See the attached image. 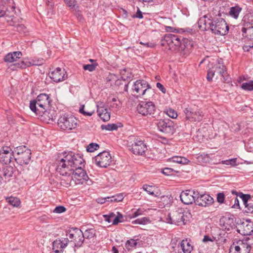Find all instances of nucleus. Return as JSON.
<instances>
[{
	"label": "nucleus",
	"mask_w": 253,
	"mask_h": 253,
	"mask_svg": "<svg viewBox=\"0 0 253 253\" xmlns=\"http://www.w3.org/2000/svg\"><path fill=\"white\" fill-rule=\"evenodd\" d=\"M210 15H205L198 21L199 28L202 31L210 30L217 35H225L228 33L229 28L225 21L221 18L211 19Z\"/></svg>",
	"instance_id": "f257e3e1"
},
{
	"label": "nucleus",
	"mask_w": 253,
	"mask_h": 253,
	"mask_svg": "<svg viewBox=\"0 0 253 253\" xmlns=\"http://www.w3.org/2000/svg\"><path fill=\"white\" fill-rule=\"evenodd\" d=\"M65 154L63 155V157H59L57 161L56 170L60 175L72 174L75 168L83 165L84 161L79 154L71 152L66 155Z\"/></svg>",
	"instance_id": "f03ea898"
},
{
	"label": "nucleus",
	"mask_w": 253,
	"mask_h": 253,
	"mask_svg": "<svg viewBox=\"0 0 253 253\" xmlns=\"http://www.w3.org/2000/svg\"><path fill=\"white\" fill-rule=\"evenodd\" d=\"M161 44L162 46L168 45L169 49H171V45L173 44L181 50H184L185 48H189L193 46V42L189 39L172 34H166L162 40Z\"/></svg>",
	"instance_id": "7ed1b4c3"
},
{
	"label": "nucleus",
	"mask_w": 253,
	"mask_h": 253,
	"mask_svg": "<svg viewBox=\"0 0 253 253\" xmlns=\"http://www.w3.org/2000/svg\"><path fill=\"white\" fill-rule=\"evenodd\" d=\"M51 100L48 95L40 94L36 100L30 101V108L31 110L39 116H47L49 113L47 109L50 105Z\"/></svg>",
	"instance_id": "20e7f679"
},
{
	"label": "nucleus",
	"mask_w": 253,
	"mask_h": 253,
	"mask_svg": "<svg viewBox=\"0 0 253 253\" xmlns=\"http://www.w3.org/2000/svg\"><path fill=\"white\" fill-rule=\"evenodd\" d=\"M14 160L21 166L28 165L31 160V150L25 146H20L13 151Z\"/></svg>",
	"instance_id": "39448f33"
},
{
	"label": "nucleus",
	"mask_w": 253,
	"mask_h": 253,
	"mask_svg": "<svg viewBox=\"0 0 253 253\" xmlns=\"http://www.w3.org/2000/svg\"><path fill=\"white\" fill-rule=\"evenodd\" d=\"M151 89L150 85L144 80H138L133 84L131 91L134 96L141 97L145 95Z\"/></svg>",
	"instance_id": "423d86ee"
},
{
	"label": "nucleus",
	"mask_w": 253,
	"mask_h": 253,
	"mask_svg": "<svg viewBox=\"0 0 253 253\" xmlns=\"http://www.w3.org/2000/svg\"><path fill=\"white\" fill-rule=\"evenodd\" d=\"M58 125L63 130H70L77 127L78 120L73 116L64 115L58 119Z\"/></svg>",
	"instance_id": "0eeeda50"
},
{
	"label": "nucleus",
	"mask_w": 253,
	"mask_h": 253,
	"mask_svg": "<svg viewBox=\"0 0 253 253\" xmlns=\"http://www.w3.org/2000/svg\"><path fill=\"white\" fill-rule=\"evenodd\" d=\"M67 236L70 242L73 243L75 247H82L84 242V236L83 231L78 228H72L67 232Z\"/></svg>",
	"instance_id": "6e6552de"
},
{
	"label": "nucleus",
	"mask_w": 253,
	"mask_h": 253,
	"mask_svg": "<svg viewBox=\"0 0 253 253\" xmlns=\"http://www.w3.org/2000/svg\"><path fill=\"white\" fill-rule=\"evenodd\" d=\"M93 161L96 166L105 168L111 164L112 157L109 152L104 151L96 156Z\"/></svg>",
	"instance_id": "1a4fd4ad"
},
{
	"label": "nucleus",
	"mask_w": 253,
	"mask_h": 253,
	"mask_svg": "<svg viewBox=\"0 0 253 253\" xmlns=\"http://www.w3.org/2000/svg\"><path fill=\"white\" fill-rule=\"evenodd\" d=\"M133 139L131 145L130 150L135 155H142L147 150V146L143 141L140 138L133 136L130 139Z\"/></svg>",
	"instance_id": "9d476101"
},
{
	"label": "nucleus",
	"mask_w": 253,
	"mask_h": 253,
	"mask_svg": "<svg viewBox=\"0 0 253 253\" xmlns=\"http://www.w3.org/2000/svg\"><path fill=\"white\" fill-rule=\"evenodd\" d=\"M137 110L139 114L143 116H151L154 114L155 111V106L151 101L140 102L137 105Z\"/></svg>",
	"instance_id": "9b49d317"
},
{
	"label": "nucleus",
	"mask_w": 253,
	"mask_h": 253,
	"mask_svg": "<svg viewBox=\"0 0 253 253\" xmlns=\"http://www.w3.org/2000/svg\"><path fill=\"white\" fill-rule=\"evenodd\" d=\"M199 194L198 191L186 190L181 193L180 198L181 202L185 205H189L193 202L196 204V199Z\"/></svg>",
	"instance_id": "f8f14e48"
},
{
	"label": "nucleus",
	"mask_w": 253,
	"mask_h": 253,
	"mask_svg": "<svg viewBox=\"0 0 253 253\" xmlns=\"http://www.w3.org/2000/svg\"><path fill=\"white\" fill-rule=\"evenodd\" d=\"M251 247L246 241L238 240L231 245L229 253H249Z\"/></svg>",
	"instance_id": "ddd939ff"
},
{
	"label": "nucleus",
	"mask_w": 253,
	"mask_h": 253,
	"mask_svg": "<svg viewBox=\"0 0 253 253\" xmlns=\"http://www.w3.org/2000/svg\"><path fill=\"white\" fill-rule=\"evenodd\" d=\"M82 165H79L75 168L72 174L75 178V184L83 183L84 181L88 179V176L85 171L82 168Z\"/></svg>",
	"instance_id": "4468645a"
},
{
	"label": "nucleus",
	"mask_w": 253,
	"mask_h": 253,
	"mask_svg": "<svg viewBox=\"0 0 253 253\" xmlns=\"http://www.w3.org/2000/svg\"><path fill=\"white\" fill-rule=\"evenodd\" d=\"M157 127L160 131L168 134L171 135L175 132L173 123L170 120H160Z\"/></svg>",
	"instance_id": "2eb2a0df"
},
{
	"label": "nucleus",
	"mask_w": 253,
	"mask_h": 253,
	"mask_svg": "<svg viewBox=\"0 0 253 253\" xmlns=\"http://www.w3.org/2000/svg\"><path fill=\"white\" fill-rule=\"evenodd\" d=\"M234 217L233 215L224 216L220 219L219 224L222 229L229 231L235 226Z\"/></svg>",
	"instance_id": "dca6fc26"
},
{
	"label": "nucleus",
	"mask_w": 253,
	"mask_h": 253,
	"mask_svg": "<svg viewBox=\"0 0 253 253\" xmlns=\"http://www.w3.org/2000/svg\"><path fill=\"white\" fill-rule=\"evenodd\" d=\"M185 119L191 122H200L202 120L203 115L200 111H193L190 108H185L184 110Z\"/></svg>",
	"instance_id": "f3484780"
},
{
	"label": "nucleus",
	"mask_w": 253,
	"mask_h": 253,
	"mask_svg": "<svg viewBox=\"0 0 253 253\" xmlns=\"http://www.w3.org/2000/svg\"><path fill=\"white\" fill-rule=\"evenodd\" d=\"M44 60L42 59L40 60H38L37 62L35 60L32 61H21L20 62L15 63L13 65H11V67L12 70H16L17 69H25L27 67L31 65H40L43 64Z\"/></svg>",
	"instance_id": "a211bd4d"
},
{
	"label": "nucleus",
	"mask_w": 253,
	"mask_h": 253,
	"mask_svg": "<svg viewBox=\"0 0 253 253\" xmlns=\"http://www.w3.org/2000/svg\"><path fill=\"white\" fill-rule=\"evenodd\" d=\"M49 77L55 82H62L67 78L65 71L58 67L49 73Z\"/></svg>",
	"instance_id": "6ab92c4d"
},
{
	"label": "nucleus",
	"mask_w": 253,
	"mask_h": 253,
	"mask_svg": "<svg viewBox=\"0 0 253 253\" xmlns=\"http://www.w3.org/2000/svg\"><path fill=\"white\" fill-rule=\"evenodd\" d=\"M196 204L202 207H207L211 205L213 203V199L208 194H200L197 196Z\"/></svg>",
	"instance_id": "aec40b11"
},
{
	"label": "nucleus",
	"mask_w": 253,
	"mask_h": 253,
	"mask_svg": "<svg viewBox=\"0 0 253 253\" xmlns=\"http://www.w3.org/2000/svg\"><path fill=\"white\" fill-rule=\"evenodd\" d=\"M170 222H169L171 224H177L180 225L181 223L185 224V221L187 219L185 218L183 212L175 211L172 214V216H170Z\"/></svg>",
	"instance_id": "412c9836"
},
{
	"label": "nucleus",
	"mask_w": 253,
	"mask_h": 253,
	"mask_svg": "<svg viewBox=\"0 0 253 253\" xmlns=\"http://www.w3.org/2000/svg\"><path fill=\"white\" fill-rule=\"evenodd\" d=\"M238 231L241 234L249 236L253 232V223L248 221L243 222Z\"/></svg>",
	"instance_id": "4be33fe9"
},
{
	"label": "nucleus",
	"mask_w": 253,
	"mask_h": 253,
	"mask_svg": "<svg viewBox=\"0 0 253 253\" xmlns=\"http://www.w3.org/2000/svg\"><path fill=\"white\" fill-rule=\"evenodd\" d=\"M215 72L220 75L224 82L228 83L231 81L230 78L227 74L226 68L223 64L218 63L216 65Z\"/></svg>",
	"instance_id": "5701e85b"
},
{
	"label": "nucleus",
	"mask_w": 253,
	"mask_h": 253,
	"mask_svg": "<svg viewBox=\"0 0 253 253\" xmlns=\"http://www.w3.org/2000/svg\"><path fill=\"white\" fill-rule=\"evenodd\" d=\"M242 31L244 34H247L246 37L251 39H253V23L246 22L245 20L244 27L242 29Z\"/></svg>",
	"instance_id": "b1692460"
},
{
	"label": "nucleus",
	"mask_w": 253,
	"mask_h": 253,
	"mask_svg": "<svg viewBox=\"0 0 253 253\" xmlns=\"http://www.w3.org/2000/svg\"><path fill=\"white\" fill-rule=\"evenodd\" d=\"M22 54L20 51H15L8 53L4 57V61L8 62H13L19 59Z\"/></svg>",
	"instance_id": "393cba45"
},
{
	"label": "nucleus",
	"mask_w": 253,
	"mask_h": 253,
	"mask_svg": "<svg viewBox=\"0 0 253 253\" xmlns=\"http://www.w3.org/2000/svg\"><path fill=\"white\" fill-rule=\"evenodd\" d=\"M97 112L99 117L104 122L108 121L110 119V113L107 109L103 107H98Z\"/></svg>",
	"instance_id": "a878e982"
},
{
	"label": "nucleus",
	"mask_w": 253,
	"mask_h": 253,
	"mask_svg": "<svg viewBox=\"0 0 253 253\" xmlns=\"http://www.w3.org/2000/svg\"><path fill=\"white\" fill-rule=\"evenodd\" d=\"M63 176H65V177L64 178H62L61 179V184L65 186L66 187H68L70 186L73 183L75 182V178L73 177L72 174H67V175H62Z\"/></svg>",
	"instance_id": "bb28decb"
},
{
	"label": "nucleus",
	"mask_w": 253,
	"mask_h": 253,
	"mask_svg": "<svg viewBox=\"0 0 253 253\" xmlns=\"http://www.w3.org/2000/svg\"><path fill=\"white\" fill-rule=\"evenodd\" d=\"M192 246L187 240H182L180 243V249L183 253H191L192 250Z\"/></svg>",
	"instance_id": "cd10ccee"
},
{
	"label": "nucleus",
	"mask_w": 253,
	"mask_h": 253,
	"mask_svg": "<svg viewBox=\"0 0 253 253\" xmlns=\"http://www.w3.org/2000/svg\"><path fill=\"white\" fill-rule=\"evenodd\" d=\"M13 158V154H8L4 155L2 154V153H0V162L3 164H9Z\"/></svg>",
	"instance_id": "c85d7f7f"
},
{
	"label": "nucleus",
	"mask_w": 253,
	"mask_h": 253,
	"mask_svg": "<svg viewBox=\"0 0 253 253\" xmlns=\"http://www.w3.org/2000/svg\"><path fill=\"white\" fill-rule=\"evenodd\" d=\"M69 242L68 238H65L62 241L60 240H56L54 241L53 243V249L55 248H58L59 247L60 248L63 249L66 247L68 244V243Z\"/></svg>",
	"instance_id": "c756f323"
},
{
	"label": "nucleus",
	"mask_w": 253,
	"mask_h": 253,
	"mask_svg": "<svg viewBox=\"0 0 253 253\" xmlns=\"http://www.w3.org/2000/svg\"><path fill=\"white\" fill-rule=\"evenodd\" d=\"M6 202L13 207H18L20 205V201L17 197H10L6 198Z\"/></svg>",
	"instance_id": "7c9ffc66"
},
{
	"label": "nucleus",
	"mask_w": 253,
	"mask_h": 253,
	"mask_svg": "<svg viewBox=\"0 0 253 253\" xmlns=\"http://www.w3.org/2000/svg\"><path fill=\"white\" fill-rule=\"evenodd\" d=\"M13 174V168L12 167H6L3 169V175L5 179H8Z\"/></svg>",
	"instance_id": "2f4dec72"
},
{
	"label": "nucleus",
	"mask_w": 253,
	"mask_h": 253,
	"mask_svg": "<svg viewBox=\"0 0 253 253\" xmlns=\"http://www.w3.org/2000/svg\"><path fill=\"white\" fill-rule=\"evenodd\" d=\"M171 161L174 163L180 164H187L189 162V161L187 158L179 156H174L172 157Z\"/></svg>",
	"instance_id": "473e14b6"
},
{
	"label": "nucleus",
	"mask_w": 253,
	"mask_h": 253,
	"mask_svg": "<svg viewBox=\"0 0 253 253\" xmlns=\"http://www.w3.org/2000/svg\"><path fill=\"white\" fill-rule=\"evenodd\" d=\"M137 245L136 240L134 239H130L127 240L125 244V248L128 251H131L133 249L135 248Z\"/></svg>",
	"instance_id": "72a5a7b5"
},
{
	"label": "nucleus",
	"mask_w": 253,
	"mask_h": 253,
	"mask_svg": "<svg viewBox=\"0 0 253 253\" xmlns=\"http://www.w3.org/2000/svg\"><path fill=\"white\" fill-rule=\"evenodd\" d=\"M95 230L93 228H90L86 229L84 233H83V235L84 236V239H91L95 236Z\"/></svg>",
	"instance_id": "f704fd0d"
},
{
	"label": "nucleus",
	"mask_w": 253,
	"mask_h": 253,
	"mask_svg": "<svg viewBox=\"0 0 253 253\" xmlns=\"http://www.w3.org/2000/svg\"><path fill=\"white\" fill-rule=\"evenodd\" d=\"M241 11V8L239 7H232L230 8L229 13L231 16L236 19L238 18Z\"/></svg>",
	"instance_id": "c9c22d12"
},
{
	"label": "nucleus",
	"mask_w": 253,
	"mask_h": 253,
	"mask_svg": "<svg viewBox=\"0 0 253 253\" xmlns=\"http://www.w3.org/2000/svg\"><path fill=\"white\" fill-rule=\"evenodd\" d=\"M118 127V126L115 124H109L106 125H102L101 126V128L102 130L105 129L109 131L117 130Z\"/></svg>",
	"instance_id": "e433bc0d"
},
{
	"label": "nucleus",
	"mask_w": 253,
	"mask_h": 253,
	"mask_svg": "<svg viewBox=\"0 0 253 253\" xmlns=\"http://www.w3.org/2000/svg\"><path fill=\"white\" fill-rule=\"evenodd\" d=\"M221 163L226 166H229L230 167H235L237 166V158L222 161Z\"/></svg>",
	"instance_id": "4c0bfd02"
},
{
	"label": "nucleus",
	"mask_w": 253,
	"mask_h": 253,
	"mask_svg": "<svg viewBox=\"0 0 253 253\" xmlns=\"http://www.w3.org/2000/svg\"><path fill=\"white\" fill-rule=\"evenodd\" d=\"M142 188L144 191L147 192L149 194H150L151 195L154 196L155 197L157 196L156 195H155L154 193V192H155L154 189H155V187L150 186V185H144L143 186Z\"/></svg>",
	"instance_id": "58836bf2"
},
{
	"label": "nucleus",
	"mask_w": 253,
	"mask_h": 253,
	"mask_svg": "<svg viewBox=\"0 0 253 253\" xmlns=\"http://www.w3.org/2000/svg\"><path fill=\"white\" fill-rule=\"evenodd\" d=\"M241 88L245 90H253V81H251L249 82H246L242 84L241 85Z\"/></svg>",
	"instance_id": "ea45409f"
},
{
	"label": "nucleus",
	"mask_w": 253,
	"mask_h": 253,
	"mask_svg": "<svg viewBox=\"0 0 253 253\" xmlns=\"http://www.w3.org/2000/svg\"><path fill=\"white\" fill-rule=\"evenodd\" d=\"M150 222V219L148 217H144L140 218H138L132 222L134 224H146Z\"/></svg>",
	"instance_id": "a19ab883"
},
{
	"label": "nucleus",
	"mask_w": 253,
	"mask_h": 253,
	"mask_svg": "<svg viewBox=\"0 0 253 253\" xmlns=\"http://www.w3.org/2000/svg\"><path fill=\"white\" fill-rule=\"evenodd\" d=\"M98 66V64L95 62L91 64H86L83 66V69L84 70H87L89 72H92L95 70L96 67Z\"/></svg>",
	"instance_id": "79ce46f5"
},
{
	"label": "nucleus",
	"mask_w": 253,
	"mask_h": 253,
	"mask_svg": "<svg viewBox=\"0 0 253 253\" xmlns=\"http://www.w3.org/2000/svg\"><path fill=\"white\" fill-rule=\"evenodd\" d=\"M99 148V145L97 143H90L86 147V150L88 152H93L95 150H97Z\"/></svg>",
	"instance_id": "37998d69"
},
{
	"label": "nucleus",
	"mask_w": 253,
	"mask_h": 253,
	"mask_svg": "<svg viewBox=\"0 0 253 253\" xmlns=\"http://www.w3.org/2000/svg\"><path fill=\"white\" fill-rule=\"evenodd\" d=\"M166 114L170 118L175 119L177 117V112L172 109H169L166 112Z\"/></svg>",
	"instance_id": "c03bdc74"
},
{
	"label": "nucleus",
	"mask_w": 253,
	"mask_h": 253,
	"mask_svg": "<svg viewBox=\"0 0 253 253\" xmlns=\"http://www.w3.org/2000/svg\"><path fill=\"white\" fill-rule=\"evenodd\" d=\"M239 196L242 199L244 205H247L248 203H249L248 201L251 198L250 195L244 194L241 193Z\"/></svg>",
	"instance_id": "a18cd8bd"
},
{
	"label": "nucleus",
	"mask_w": 253,
	"mask_h": 253,
	"mask_svg": "<svg viewBox=\"0 0 253 253\" xmlns=\"http://www.w3.org/2000/svg\"><path fill=\"white\" fill-rule=\"evenodd\" d=\"M0 153H2V154H13V151H12L11 149L9 147H3L0 150Z\"/></svg>",
	"instance_id": "49530a36"
},
{
	"label": "nucleus",
	"mask_w": 253,
	"mask_h": 253,
	"mask_svg": "<svg viewBox=\"0 0 253 253\" xmlns=\"http://www.w3.org/2000/svg\"><path fill=\"white\" fill-rule=\"evenodd\" d=\"M123 218V215L120 214L118 213V215L114 216L113 220V224L114 225H117L119 222H122V220H121Z\"/></svg>",
	"instance_id": "de8ad7c7"
},
{
	"label": "nucleus",
	"mask_w": 253,
	"mask_h": 253,
	"mask_svg": "<svg viewBox=\"0 0 253 253\" xmlns=\"http://www.w3.org/2000/svg\"><path fill=\"white\" fill-rule=\"evenodd\" d=\"M84 106L83 105L81 108H80L79 112L84 116H91L94 112V111H85L84 110Z\"/></svg>",
	"instance_id": "09e8293b"
},
{
	"label": "nucleus",
	"mask_w": 253,
	"mask_h": 253,
	"mask_svg": "<svg viewBox=\"0 0 253 253\" xmlns=\"http://www.w3.org/2000/svg\"><path fill=\"white\" fill-rule=\"evenodd\" d=\"M245 212L253 214V204L250 203H248L247 205H245Z\"/></svg>",
	"instance_id": "8fccbe9b"
},
{
	"label": "nucleus",
	"mask_w": 253,
	"mask_h": 253,
	"mask_svg": "<svg viewBox=\"0 0 253 253\" xmlns=\"http://www.w3.org/2000/svg\"><path fill=\"white\" fill-rule=\"evenodd\" d=\"M66 210V209L62 206L56 207L54 210H53V212L57 213H61L63 212H65Z\"/></svg>",
	"instance_id": "3c124183"
},
{
	"label": "nucleus",
	"mask_w": 253,
	"mask_h": 253,
	"mask_svg": "<svg viewBox=\"0 0 253 253\" xmlns=\"http://www.w3.org/2000/svg\"><path fill=\"white\" fill-rule=\"evenodd\" d=\"M225 200L224 194L223 193H218L217 195V201L220 203H223Z\"/></svg>",
	"instance_id": "603ef678"
},
{
	"label": "nucleus",
	"mask_w": 253,
	"mask_h": 253,
	"mask_svg": "<svg viewBox=\"0 0 253 253\" xmlns=\"http://www.w3.org/2000/svg\"><path fill=\"white\" fill-rule=\"evenodd\" d=\"M64 2L70 7H73L76 4L75 0H64Z\"/></svg>",
	"instance_id": "864d4df0"
},
{
	"label": "nucleus",
	"mask_w": 253,
	"mask_h": 253,
	"mask_svg": "<svg viewBox=\"0 0 253 253\" xmlns=\"http://www.w3.org/2000/svg\"><path fill=\"white\" fill-rule=\"evenodd\" d=\"M115 215V214L113 213H111L109 215H104L105 220L108 221L109 223L111 222L113 223V218L114 217Z\"/></svg>",
	"instance_id": "5fc2aeb1"
},
{
	"label": "nucleus",
	"mask_w": 253,
	"mask_h": 253,
	"mask_svg": "<svg viewBox=\"0 0 253 253\" xmlns=\"http://www.w3.org/2000/svg\"><path fill=\"white\" fill-rule=\"evenodd\" d=\"M245 241H247V243L251 247V246H253V234L250 235L247 238V240Z\"/></svg>",
	"instance_id": "6e6d98bb"
},
{
	"label": "nucleus",
	"mask_w": 253,
	"mask_h": 253,
	"mask_svg": "<svg viewBox=\"0 0 253 253\" xmlns=\"http://www.w3.org/2000/svg\"><path fill=\"white\" fill-rule=\"evenodd\" d=\"M141 214V211L139 209L133 212L131 214H129L128 216H130V218H134L140 215Z\"/></svg>",
	"instance_id": "4d7b16f0"
},
{
	"label": "nucleus",
	"mask_w": 253,
	"mask_h": 253,
	"mask_svg": "<svg viewBox=\"0 0 253 253\" xmlns=\"http://www.w3.org/2000/svg\"><path fill=\"white\" fill-rule=\"evenodd\" d=\"M133 18H137L139 19H142L143 18V14L142 12L140 11L139 8H137V10L136 14L132 16Z\"/></svg>",
	"instance_id": "13d9d810"
},
{
	"label": "nucleus",
	"mask_w": 253,
	"mask_h": 253,
	"mask_svg": "<svg viewBox=\"0 0 253 253\" xmlns=\"http://www.w3.org/2000/svg\"><path fill=\"white\" fill-rule=\"evenodd\" d=\"M234 201V204L232 206V208L238 209L240 207L239 201L237 198V197H234L232 200Z\"/></svg>",
	"instance_id": "bf43d9fd"
},
{
	"label": "nucleus",
	"mask_w": 253,
	"mask_h": 253,
	"mask_svg": "<svg viewBox=\"0 0 253 253\" xmlns=\"http://www.w3.org/2000/svg\"><path fill=\"white\" fill-rule=\"evenodd\" d=\"M214 75V72H213L212 71H209L208 72V74H207V79L208 81L209 82H211L212 80Z\"/></svg>",
	"instance_id": "052dcab7"
},
{
	"label": "nucleus",
	"mask_w": 253,
	"mask_h": 253,
	"mask_svg": "<svg viewBox=\"0 0 253 253\" xmlns=\"http://www.w3.org/2000/svg\"><path fill=\"white\" fill-rule=\"evenodd\" d=\"M140 44L143 45L146 47H154L155 45L154 43L149 42H140Z\"/></svg>",
	"instance_id": "680f3d73"
},
{
	"label": "nucleus",
	"mask_w": 253,
	"mask_h": 253,
	"mask_svg": "<svg viewBox=\"0 0 253 253\" xmlns=\"http://www.w3.org/2000/svg\"><path fill=\"white\" fill-rule=\"evenodd\" d=\"M157 87L164 93H166V89L164 87V85L160 83H157L156 84Z\"/></svg>",
	"instance_id": "e2e57ef3"
},
{
	"label": "nucleus",
	"mask_w": 253,
	"mask_h": 253,
	"mask_svg": "<svg viewBox=\"0 0 253 253\" xmlns=\"http://www.w3.org/2000/svg\"><path fill=\"white\" fill-rule=\"evenodd\" d=\"M172 172V169L168 168H165L163 170V173L166 175H169L171 174Z\"/></svg>",
	"instance_id": "0e129e2a"
},
{
	"label": "nucleus",
	"mask_w": 253,
	"mask_h": 253,
	"mask_svg": "<svg viewBox=\"0 0 253 253\" xmlns=\"http://www.w3.org/2000/svg\"><path fill=\"white\" fill-rule=\"evenodd\" d=\"M253 47V43L249 44V45H244L243 47V49L245 51H249L250 50V48H252Z\"/></svg>",
	"instance_id": "69168bd1"
},
{
	"label": "nucleus",
	"mask_w": 253,
	"mask_h": 253,
	"mask_svg": "<svg viewBox=\"0 0 253 253\" xmlns=\"http://www.w3.org/2000/svg\"><path fill=\"white\" fill-rule=\"evenodd\" d=\"M115 197L116 198V200L118 202L122 201L123 200L124 198L123 194H117L116 195H115Z\"/></svg>",
	"instance_id": "338daca9"
},
{
	"label": "nucleus",
	"mask_w": 253,
	"mask_h": 253,
	"mask_svg": "<svg viewBox=\"0 0 253 253\" xmlns=\"http://www.w3.org/2000/svg\"><path fill=\"white\" fill-rule=\"evenodd\" d=\"M204 242H207L208 241H211L213 243V240L208 235H205L203 239Z\"/></svg>",
	"instance_id": "774afa93"
}]
</instances>
